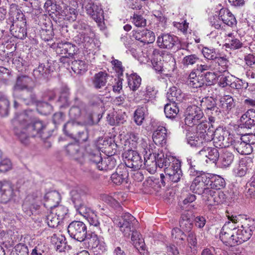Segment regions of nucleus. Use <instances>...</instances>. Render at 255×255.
<instances>
[{
  "label": "nucleus",
  "instance_id": "nucleus-22",
  "mask_svg": "<svg viewBox=\"0 0 255 255\" xmlns=\"http://www.w3.org/2000/svg\"><path fill=\"white\" fill-rule=\"evenodd\" d=\"M145 153L144 155V164H148V160H153L152 161H155V164L157 165L159 168H162L164 166V154L162 151H160L159 152H154L152 154L150 150L147 152V151H145Z\"/></svg>",
  "mask_w": 255,
  "mask_h": 255
},
{
  "label": "nucleus",
  "instance_id": "nucleus-16",
  "mask_svg": "<svg viewBox=\"0 0 255 255\" xmlns=\"http://www.w3.org/2000/svg\"><path fill=\"white\" fill-rule=\"evenodd\" d=\"M210 181L207 176H196L190 186V190L195 194L202 195Z\"/></svg>",
  "mask_w": 255,
  "mask_h": 255
},
{
  "label": "nucleus",
  "instance_id": "nucleus-57",
  "mask_svg": "<svg viewBox=\"0 0 255 255\" xmlns=\"http://www.w3.org/2000/svg\"><path fill=\"white\" fill-rule=\"evenodd\" d=\"M225 46L226 48L233 50H237L242 48L243 46V44L239 39L237 38H233L229 41V43H226Z\"/></svg>",
  "mask_w": 255,
  "mask_h": 255
},
{
  "label": "nucleus",
  "instance_id": "nucleus-7",
  "mask_svg": "<svg viewBox=\"0 0 255 255\" xmlns=\"http://www.w3.org/2000/svg\"><path fill=\"white\" fill-rule=\"evenodd\" d=\"M125 165L128 167L129 171H136L142 165V160L139 153L133 149H128L123 154Z\"/></svg>",
  "mask_w": 255,
  "mask_h": 255
},
{
  "label": "nucleus",
  "instance_id": "nucleus-54",
  "mask_svg": "<svg viewBox=\"0 0 255 255\" xmlns=\"http://www.w3.org/2000/svg\"><path fill=\"white\" fill-rule=\"evenodd\" d=\"M9 103L5 98H1L0 100V116L4 117L7 116L8 113V107Z\"/></svg>",
  "mask_w": 255,
  "mask_h": 255
},
{
  "label": "nucleus",
  "instance_id": "nucleus-43",
  "mask_svg": "<svg viewBox=\"0 0 255 255\" xmlns=\"http://www.w3.org/2000/svg\"><path fill=\"white\" fill-rule=\"evenodd\" d=\"M62 221L65 218L68 217V209L63 205H57L50 209Z\"/></svg>",
  "mask_w": 255,
  "mask_h": 255
},
{
  "label": "nucleus",
  "instance_id": "nucleus-62",
  "mask_svg": "<svg viewBox=\"0 0 255 255\" xmlns=\"http://www.w3.org/2000/svg\"><path fill=\"white\" fill-rule=\"evenodd\" d=\"M248 86V82L243 80L237 79L235 81L232 82L231 88L240 90L243 88L247 89Z\"/></svg>",
  "mask_w": 255,
  "mask_h": 255
},
{
  "label": "nucleus",
  "instance_id": "nucleus-55",
  "mask_svg": "<svg viewBox=\"0 0 255 255\" xmlns=\"http://www.w3.org/2000/svg\"><path fill=\"white\" fill-rule=\"evenodd\" d=\"M139 140V137L137 134L130 133L129 138L127 139V143H128L130 149H134L137 147Z\"/></svg>",
  "mask_w": 255,
  "mask_h": 255
},
{
  "label": "nucleus",
  "instance_id": "nucleus-2",
  "mask_svg": "<svg viewBox=\"0 0 255 255\" xmlns=\"http://www.w3.org/2000/svg\"><path fill=\"white\" fill-rule=\"evenodd\" d=\"M208 123L207 121L202 123L199 125L198 128L199 129H206V132L213 130L211 137L212 140H213L214 145L220 148H226L229 147L232 142L233 137L229 131L224 129L221 127L216 128Z\"/></svg>",
  "mask_w": 255,
  "mask_h": 255
},
{
  "label": "nucleus",
  "instance_id": "nucleus-5",
  "mask_svg": "<svg viewBox=\"0 0 255 255\" xmlns=\"http://www.w3.org/2000/svg\"><path fill=\"white\" fill-rule=\"evenodd\" d=\"M94 0H84L80 1V6L85 8L88 14L98 23H102L104 20V11L101 5L95 3Z\"/></svg>",
  "mask_w": 255,
  "mask_h": 255
},
{
  "label": "nucleus",
  "instance_id": "nucleus-60",
  "mask_svg": "<svg viewBox=\"0 0 255 255\" xmlns=\"http://www.w3.org/2000/svg\"><path fill=\"white\" fill-rule=\"evenodd\" d=\"M251 169H249L244 163H240L238 167L234 169V172L239 175H245L250 174Z\"/></svg>",
  "mask_w": 255,
  "mask_h": 255
},
{
  "label": "nucleus",
  "instance_id": "nucleus-42",
  "mask_svg": "<svg viewBox=\"0 0 255 255\" xmlns=\"http://www.w3.org/2000/svg\"><path fill=\"white\" fill-rule=\"evenodd\" d=\"M181 228H175L171 232V237L173 240L177 243H182L186 239V234Z\"/></svg>",
  "mask_w": 255,
  "mask_h": 255
},
{
  "label": "nucleus",
  "instance_id": "nucleus-13",
  "mask_svg": "<svg viewBox=\"0 0 255 255\" xmlns=\"http://www.w3.org/2000/svg\"><path fill=\"white\" fill-rule=\"evenodd\" d=\"M178 41V37L169 33H161L157 39L156 43L160 48L171 49Z\"/></svg>",
  "mask_w": 255,
  "mask_h": 255
},
{
  "label": "nucleus",
  "instance_id": "nucleus-40",
  "mask_svg": "<svg viewBox=\"0 0 255 255\" xmlns=\"http://www.w3.org/2000/svg\"><path fill=\"white\" fill-rule=\"evenodd\" d=\"M211 63L213 64L215 63L217 64L218 68L217 70L220 72H223L227 70L228 67L229 60L226 56L218 57L217 56L214 61H211Z\"/></svg>",
  "mask_w": 255,
  "mask_h": 255
},
{
  "label": "nucleus",
  "instance_id": "nucleus-19",
  "mask_svg": "<svg viewBox=\"0 0 255 255\" xmlns=\"http://www.w3.org/2000/svg\"><path fill=\"white\" fill-rule=\"evenodd\" d=\"M200 106L203 110L207 113L217 114L219 108L216 106V102L212 97H205L200 100Z\"/></svg>",
  "mask_w": 255,
  "mask_h": 255
},
{
  "label": "nucleus",
  "instance_id": "nucleus-39",
  "mask_svg": "<svg viewBox=\"0 0 255 255\" xmlns=\"http://www.w3.org/2000/svg\"><path fill=\"white\" fill-rule=\"evenodd\" d=\"M178 112L179 109L177 107V104L172 103L171 104H167L164 106V113L167 118H174Z\"/></svg>",
  "mask_w": 255,
  "mask_h": 255
},
{
  "label": "nucleus",
  "instance_id": "nucleus-49",
  "mask_svg": "<svg viewBox=\"0 0 255 255\" xmlns=\"http://www.w3.org/2000/svg\"><path fill=\"white\" fill-rule=\"evenodd\" d=\"M46 221L48 226L52 228L57 227L61 221L51 210H50V213L46 216Z\"/></svg>",
  "mask_w": 255,
  "mask_h": 255
},
{
  "label": "nucleus",
  "instance_id": "nucleus-6",
  "mask_svg": "<svg viewBox=\"0 0 255 255\" xmlns=\"http://www.w3.org/2000/svg\"><path fill=\"white\" fill-rule=\"evenodd\" d=\"M67 230L71 238L80 242H84L89 232L86 224L78 221L72 222L68 225Z\"/></svg>",
  "mask_w": 255,
  "mask_h": 255
},
{
  "label": "nucleus",
  "instance_id": "nucleus-61",
  "mask_svg": "<svg viewBox=\"0 0 255 255\" xmlns=\"http://www.w3.org/2000/svg\"><path fill=\"white\" fill-rule=\"evenodd\" d=\"M211 194L214 195L213 201L217 204L223 203L225 201L226 195L223 192L216 190L215 192H211Z\"/></svg>",
  "mask_w": 255,
  "mask_h": 255
},
{
  "label": "nucleus",
  "instance_id": "nucleus-24",
  "mask_svg": "<svg viewBox=\"0 0 255 255\" xmlns=\"http://www.w3.org/2000/svg\"><path fill=\"white\" fill-rule=\"evenodd\" d=\"M185 98V94L176 87L170 88L167 93V98L171 103L178 104L182 102Z\"/></svg>",
  "mask_w": 255,
  "mask_h": 255
},
{
  "label": "nucleus",
  "instance_id": "nucleus-44",
  "mask_svg": "<svg viewBox=\"0 0 255 255\" xmlns=\"http://www.w3.org/2000/svg\"><path fill=\"white\" fill-rule=\"evenodd\" d=\"M71 68L75 73L81 74L86 71L87 65L84 61L74 60L71 62Z\"/></svg>",
  "mask_w": 255,
  "mask_h": 255
},
{
  "label": "nucleus",
  "instance_id": "nucleus-53",
  "mask_svg": "<svg viewBox=\"0 0 255 255\" xmlns=\"http://www.w3.org/2000/svg\"><path fill=\"white\" fill-rule=\"evenodd\" d=\"M94 36L95 34L94 31L92 30L87 32L85 34H82V35H80V38L81 42L85 43V46H88L93 41Z\"/></svg>",
  "mask_w": 255,
  "mask_h": 255
},
{
  "label": "nucleus",
  "instance_id": "nucleus-17",
  "mask_svg": "<svg viewBox=\"0 0 255 255\" xmlns=\"http://www.w3.org/2000/svg\"><path fill=\"white\" fill-rule=\"evenodd\" d=\"M77 51L76 46L70 42H60L58 44L56 52L58 54L65 55V57H72Z\"/></svg>",
  "mask_w": 255,
  "mask_h": 255
},
{
  "label": "nucleus",
  "instance_id": "nucleus-27",
  "mask_svg": "<svg viewBox=\"0 0 255 255\" xmlns=\"http://www.w3.org/2000/svg\"><path fill=\"white\" fill-rule=\"evenodd\" d=\"M179 226L185 232H190L193 227V219L191 215L188 213L182 214L179 220Z\"/></svg>",
  "mask_w": 255,
  "mask_h": 255
},
{
  "label": "nucleus",
  "instance_id": "nucleus-12",
  "mask_svg": "<svg viewBox=\"0 0 255 255\" xmlns=\"http://www.w3.org/2000/svg\"><path fill=\"white\" fill-rule=\"evenodd\" d=\"M42 200V194L39 191H36L28 195L22 205L24 209L29 208L31 212L39 209Z\"/></svg>",
  "mask_w": 255,
  "mask_h": 255
},
{
  "label": "nucleus",
  "instance_id": "nucleus-58",
  "mask_svg": "<svg viewBox=\"0 0 255 255\" xmlns=\"http://www.w3.org/2000/svg\"><path fill=\"white\" fill-rule=\"evenodd\" d=\"M143 32H144L143 41L144 44L151 43L154 41L155 36L153 32L147 29H143Z\"/></svg>",
  "mask_w": 255,
  "mask_h": 255
},
{
  "label": "nucleus",
  "instance_id": "nucleus-63",
  "mask_svg": "<svg viewBox=\"0 0 255 255\" xmlns=\"http://www.w3.org/2000/svg\"><path fill=\"white\" fill-rule=\"evenodd\" d=\"M76 211L84 217L86 218L87 216L91 213H92V211L90 208H87L85 205V203L82 204V205L79 207H75Z\"/></svg>",
  "mask_w": 255,
  "mask_h": 255
},
{
  "label": "nucleus",
  "instance_id": "nucleus-37",
  "mask_svg": "<svg viewBox=\"0 0 255 255\" xmlns=\"http://www.w3.org/2000/svg\"><path fill=\"white\" fill-rule=\"evenodd\" d=\"M176 68V63L174 58L170 57L168 62H165L163 65L162 74L167 77H171Z\"/></svg>",
  "mask_w": 255,
  "mask_h": 255
},
{
  "label": "nucleus",
  "instance_id": "nucleus-36",
  "mask_svg": "<svg viewBox=\"0 0 255 255\" xmlns=\"http://www.w3.org/2000/svg\"><path fill=\"white\" fill-rule=\"evenodd\" d=\"M13 80L10 71L4 67L0 66V84H10Z\"/></svg>",
  "mask_w": 255,
  "mask_h": 255
},
{
  "label": "nucleus",
  "instance_id": "nucleus-10",
  "mask_svg": "<svg viewBox=\"0 0 255 255\" xmlns=\"http://www.w3.org/2000/svg\"><path fill=\"white\" fill-rule=\"evenodd\" d=\"M87 109L86 104L78 97L74 99V104L70 108L69 115L71 119L77 120L82 116H85Z\"/></svg>",
  "mask_w": 255,
  "mask_h": 255
},
{
  "label": "nucleus",
  "instance_id": "nucleus-41",
  "mask_svg": "<svg viewBox=\"0 0 255 255\" xmlns=\"http://www.w3.org/2000/svg\"><path fill=\"white\" fill-rule=\"evenodd\" d=\"M187 240L188 243L193 247H190L187 250V254L188 255H194L196 253V250L195 249L197 245V239L195 234L193 232H190L189 233Z\"/></svg>",
  "mask_w": 255,
  "mask_h": 255
},
{
  "label": "nucleus",
  "instance_id": "nucleus-11",
  "mask_svg": "<svg viewBox=\"0 0 255 255\" xmlns=\"http://www.w3.org/2000/svg\"><path fill=\"white\" fill-rule=\"evenodd\" d=\"M66 151L70 158L80 165L86 163L85 155L81 150L77 143H70L66 146Z\"/></svg>",
  "mask_w": 255,
  "mask_h": 255
},
{
  "label": "nucleus",
  "instance_id": "nucleus-25",
  "mask_svg": "<svg viewBox=\"0 0 255 255\" xmlns=\"http://www.w3.org/2000/svg\"><path fill=\"white\" fill-rule=\"evenodd\" d=\"M44 198L46 199V203L44 206L50 209L55 207L58 205L60 201V195L55 191H51L45 194Z\"/></svg>",
  "mask_w": 255,
  "mask_h": 255
},
{
  "label": "nucleus",
  "instance_id": "nucleus-32",
  "mask_svg": "<svg viewBox=\"0 0 255 255\" xmlns=\"http://www.w3.org/2000/svg\"><path fill=\"white\" fill-rule=\"evenodd\" d=\"M234 158V155L231 152L224 149L220 155H219L218 160H219L222 167H226L229 166L232 163Z\"/></svg>",
  "mask_w": 255,
  "mask_h": 255
},
{
  "label": "nucleus",
  "instance_id": "nucleus-50",
  "mask_svg": "<svg viewBox=\"0 0 255 255\" xmlns=\"http://www.w3.org/2000/svg\"><path fill=\"white\" fill-rule=\"evenodd\" d=\"M233 76L231 75L226 76L221 75L218 76V85L222 88H225L228 86L231 87Z\"/></svg>",
  "mask_w": 255,
  "mask_h": 255
},
{
  "label": "nucleus",
  "instance_id": "nucleus-31",
  "mask_svg": "<svg viewBox=\"0 0 255 255\" xmlns=\"http://www.w3.org/2000/svg\"><path fill=\"white\" fill-rule=\"evenodd\" d=\"M50 71L48 63H42L39 64L36 69H34L33 74L35 78H45L50 73Z\"/></svg>",
  "mask_w": 255,
  "mask_h": 255
},
{
  "label": "nucleus",
  "instance_id": "nucleus-47",
  "mask_svg": "<svg viewBox=\"0 0 255 255\" xmlns=\"http://www.w3.org/2000/svg\"><path fill=\"white\" fill-rule=\"evenodd\" d=\"M145 109L144 107H138L134 113L133 120L138 126H141L144 120Z\"/></svg>",
  "mask_w": 255,
  "mask_h": 255
},
{
  "label": "nucleus",
  "instance_id": "nucleus-59",
  "mask_svg": "<svg viewBox=\"0 0 255 255\" xmlns=\"http://www.w3.org/2000/svg\"><path fill=\"white\" fill-rule=\"evenodd\" d=\"M55 239L56 240L55 244L56 246L57 250H59L60 252L64 251L66 246L65 238L62 236H60V237H57L56 238L53 237V240Z\"/></svg>",
  "mask_w": 255,
  "mask_h": 255
},
{
  "label": "nucleus",
  "instance_id": "nucleus-51",
  "mask_svg": "<svg viewBox=\"0 0 255 255\" xmlns=\"http://www.w3.org/2000/svg\"><path fill=\"white\" fill-rule=\"evenodd\" d=\"M204 81V86H211L214 84L216 76L214 73L207 72L205 74H202Z\"/></svg>",
  "mask_w": 255,
  "mask_h": 255
},
{
  "label": "nucleus",
  "instance_id": "nucleus-38",
  "mask_svg": "<svg viewBox=\"0 0 255 255\" xmlns=\"http://www.w3.org/2000/svg\"><path fill=\"white\" fill-rule=\"evenodd\" d=\"M207 178L210 179L209 185L211 188L220 190L225 186V180L222 176H211Z\"/></svg>",
  "mask_w": 255,
  "mask_h": 255
},
{
  "label": "nucleus",
  "instance_id": "nucleus-23",
  "mask_svg": "<svg viewBox=\"0 0 255 255\" xmlns=\"http://www.w3.org/2000/svg\"><path fill=\"white\" fill-rule=\"evenodd\" d=\"M241 125L246 128H252L255 125V111L254 109L248 110L241 119Z\"/></svg>",
  "mask_w": 255,
  "mask_h": 255
},
{
  "label": "nucleus",
  "instance_id": "nucleus-45",
  "mask_svg": "<svg viewBox=\"0 0 255 255\" xmlns=\"http://www.w3.org/2000/svg\"><path fill=\"white\" fill-rule=\"evenodd\" d=\"M199 61V57L197 55L192 54L184 57L182 63L184 66L189 67L198 64Z\"/></svg>",
  "mask_w": 255,
  "mask_h": 255
},
{
  "label": "nucleus",
  "instance_id": "nucleus-14",
  "mask_svg": "<svg viewBox=\"0 0 255 255\" xmlns=\"http://www.w3.org/2000/svg\"><path fill=\"white\" fill-rule=\"evenodd\" d=\"M100 154L99 151L96 149L94 152L90 153L87 156H85V159L87 158L89 162L95 165L100 170H107L109 168L107 167V163L110 161V159L107 158L104 161Z\"/></svg>",
  "mask_w": 255,
  "mask_h": 255
},
{
  "label": "nucleus",
  "instance_id": "nucleus-3",
  "mask_svg": "<svg viewBox=\"0 0 255 255\" xmlns=\"http://www.w3.org/2000/svg\"><path fill=\"white\" fill-rule=\"evenodd\" d=\"M199 125L196 127L197 131L196 133L188 132L186 134L187 142L191 146L199 147L204 146L207 142L212 140V135L213 130L206 132V129H199Z\"/></svg>",
  "mask_w": 255,
  "mask_h": 255
},
{
  "label": "nucleus",
  "instance_id": "nucleus-35",
  "mask_svg": "<svg viewBox=\"0 0 255 255\" xmlns=\"http://www.w3.org/2000/svg\"><path fill=\"white\" fill-rule=\"evenodd\" d=\"M108 74L104 72H100L95 74L93 84L97 89H99L106 85L107 82Z\"/></svg>",
  "mask_w": 255,
  "mask_h": 255
},
{
  "label": "nucleus",
  "instance_id": "nucleus-34",
  "mask_svg": "<svg viewBox=\"0 0 255 255\" xmlns=\"http://www.w3.org/2000/svg\"><path fill=\"white\" fill-rule=\"evenodd\" d=\"M219 106L223 111H229L234 107L233 98L230 95H225L220 99Z\"/></svg>",
  "mask_w": 255,
  "mask_h": 255
},
{
  "label": "nucleus",
  "instance_id": "nucleus-21",
  "mask_svg": "<svg viewBox=\"0 0 255 255\" xmlns=\"http://www.w3.org/2000/svg\"><path fill=\"white\" fill-rule=\"evenodd\" d=\"M71 199L74 207H79L82 204L84 203L87 191L81 188L73 189L71 191Z\"/></svg>",
  "mask_w": 255,
  "mask_h": 255
},
{
  "label": "nucleus",
  "instance_id": "nucleus-28",
  "mask_svg": "<svg viewBox=\"0 0 255 255\" xmlns=\"http://www.w3.org/2000/svg\"><path fill=\"white\" fill-rule=\"evenodd\" d=\"M199 153L202 156H205L208 158L213 163H215L219 158V152L218 150L214 147H207L204 146L201 149Z\"/></svg>",
  "mask_w": 255,
  "mask_h": 255
},
{
  "label": "nucleus",
  "instance_id": "nucleus-29",
  "mask_svg": "<svg viewBox=\"0 0 255 255\" xmlns=\"http://www.w3.org/2000/svg\"><path fill=\"white\" fill-rule=\"evenodd\" d=\"M202 75L197 76L194 71L192 70L188 76L186 83L188 86L193 88H198L204 87V81H203Z\"/></svg>",
  "mask_w": 255,
  "mask_h": 255
},
{
  "label": "nucleus",
  "instance_id": "nucleus-26",
  "mask_svg": "<svg viewBox=\"0 0 255 255\" xmlns=\"http://www.w3.org/2000/svg\"><path fill=\"white\" fill-rule=\"evenodd\" d=\"M219 19L226 25L233 27L237 24V21L234 15L227 8L220 9L219 14Z\"/></svg>",
  "mask_w": 255,
  "mask_h": 255
},
{
  "label": "nucleus",
  "instance_id": "nucleus-9",
  "mask_svg": "<svg viewBox=\"0 0 255 255\" xmlns=\"http://www.w3.org/2000/svg\"><path fill=\"white\" fill-rule=\"evenodd\" d=\"M137 221L132 215L128 212H125L122 215L117 225L124 236L129 237L131 228H133V225Z\"/></svg>",
  "mask_w": 255,
  "mask_h": 255
},
{
  "label": "nucleus",
  "instance_id": "nucleus-8",
  "mask_svg": "<svg viewBox=\"0 0 255 255\" xmlns=\"http://www.w3.org/2000/svg\"><path fill=\"white\" fill-rule=\"evenodd\" d=\"M184 116L185 125L188 127H192L195 125L197 126L198 124L204 122H200L204 116L202 110L195 105L188 106L185 112Z\"/></svg>",
  "mask_w": 255,
  "mask_h": 255
},
{
  "label": "nucleus",
  "instance_id": "nucleus-18",
  "mask_svg": "<svg viewBox=\"0 0 255 255\" xmlns=\"http://www.w3.org/2000/svg\"><path fill=\"white\" fill-rule=\"evenodd\" d=\"M167 137V129L163 126L158 127L152 134V139L154 143L161 146L165 145Z\"/></svg>",
  "mask_w": 255,
  "mask_h": 255
},
{
  "label": "nucleus",
  "instance_id": "nucleus-30",
  "mask_svg": "<svg viewBox=\"0 0 255 255\" xmlns=\"http://www.w3.org/2000/svg\"><path fill=\"white\" fill-rule=\"evenodd\" d=\"M84 241L85 243L87 244V248L90 250L96 249L100 244V240L98 235L95 233L90 231L88 233Z\"/></svg>",
  "mask_w": 255,
  "mask_h": 255
},
{
  "label": "nucleus",
  "instance_id": "nucleus-1",
  "mask_svg": "<svg viewBox=\"0 0 255 255\" xmlns=\"http://www.w3.org/2000/svg\"><path fill=\"white\" fill-rule=\"evenodd\" d=\"M255 230L254 220H246L240 228L231 222H226L220 233V239L226 246L235 247L247 241Z\"/></svg>",
  "mask_w": 255,
  "mask_h": 255
},
{
  "label": "nucleus",
  "instance_id": "nucleus-52",
  "mask_svg": "<svg viewBox=\"0 0 255 255\" xmlns=\"http://www.w3.org/2000/svg\"><path fill=\"white\" fill-rule=\"evenodd\" d=\"M74 28L79 31L80 35L85 34L87 32L93 30L89 25L82 21H78L77 24H75Z\"/></svg>",
  "mask_w": 255,
  "mask_h": 255
},
{
  "label": "nucleus",
  "instance_id": "nucleus-20",
  "mask_svg": "<svg viewBox=\"0 0 255 255\" xmlns=\"http://www.w3.org/2000/svg\"><path fill=\"white\" fill-rule=\"evenodd\" d=\"M35 84L32 79L26 75H22L17 78V90H25L31 92Z\"/></svg>",
  "mask_w": 255,
  "mask_h": 255
},
{
  "label": "nucleus",
  "instance_id": "nucleus-64",
  "mask_svg": "<svg viewBox=\"0 0 255 255\" xmlns=\"http://www.w3.org/2000/svg\"><path fill=\"white\" fill-rule=\"evenodd\" d=\"M132 22L137 27H143L146 25V19L141 15L134 14L132 18Z\"/></svg>",
  "mask_w": 255,
  "mask_h": 255
},
{
  "label": "nucleus",
  "instance_id": "nucleus-48",
  "mask_svg": "<svg viewBox=\"0 0 255 255\" xmlns=\"http://www.w3.org/2000/svg\"><path fill=\"white\" fill-rule=\"evenodd\" d=\"M165 173L166 175H181L182 172L181 169L180 163L176 161L175 163H172L170 168L166 167Z\"/></svg>",
  "mask_w": 255,
  "mask_h": 255
},
{
  "label": "nucleus",
  "instance_id": "nucleus-46",
  "mask_svg": "<svg viewBox=\"0 0 255 255\" xmlns=\"http://www.w3.org/2000/svg\"><path fill=\"white\" fill-rule=\"evenodd\" d=\"M141 79L136 74L131 75L128 78V85L132 91H136L141 84Z\"/></svg>",
  "mask_w": 255,
  "mask_h": 255
},
{
  "label": "nucleus",
  "instance_id": "nucleus-4",
  "mask_svg": "<svg viewBox=\"0 0 255 255\" xmlns=\"http://www.w3.org/2000/svg\"><path fill=\"white\" fill-rule=\"evenodd\" d=\"M18 118L21 120L20 122L21 127H25V130L31 137L41 135L45 128V125L42 121L32 120L26 115H20Z\"/></svg>",
  "mask_w": 255,
  "mask_h": 255
},
{
  "label": "nucleus",
  "instance_id": "nucleus-56",
  "mask_svg": "<svg viewBox=\"0 0 255 255\" xmlns=\"http://www.w3.org/2000/svg\"><path fill=\"white\" fill-rule=\"evenodd\" d=\"M202 52L205 58L212 60L211 61H214L217 56L215 49H209L208 47H204L202 49Z\"/></svg>",
  "mask_w": 255,
  "mask_h": 255
},
{
  "label": "nucleus",
  "instance_id": "nucleus-15",
  "mask_svg": "<svg viewBox=\"0 0 255 255\" xmlns=\"http://www.w3.org/2000/svg\"><path fill=\"white\" fill-rule=\"evenodd\" d=\"M14 186L8 182L0 181V202L6 203L14 195Z\"/></svg>",
  "mask_w": 255,
  "mask_h": 255
},
{
  "label": "nucleus",
  "instance_id": "nucleus-33",
  "mask_svg": "<svg viewBox=\"0 0 255 255\" xmlns=\"http://www.w3.org/2000/svg\"><path fill=\"white\" fill-rule=\"evenodd\" d=\"M23 15L22 13L18 14V17H17V26H19L18 33L17 35V38L20 39H24L27 35L26 27V19L23 18Z\"/></svg>",
  "mask_w": 255,
  "mask_h": 255
}]
</instances>
